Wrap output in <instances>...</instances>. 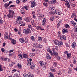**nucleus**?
<instances>
[{
	"instance_id": "obj_1",
	"label": "nucleus",
	"mask_w": 77,
	"mask_h": 77,
	"mask_svg": "<svg viewBox=\"0 0 77 77\" xmlns=\"http://www.w3.org/2000/svg\"><path fill=\"white\" fill-rule=\"evenodd\" d=\"M14 11L12 10H9V14H7V16L8 18H13V15H14Z\"/></svg>"
},
{
	"instance_id": "obj_2",
	"label": "nucleus",
	"mask_w": 77,
	"mask_h": 77,
	"mask_svg": "<svg viewBox=\"0 0 77 77\" xmlns=\"http://www.w3.org/2000/svg\"><path fill=\"white\" fill-rule=\"evenodd\" d=\"M23 32L24 33H25V35H28V34H29V33H31V31L30 30V28H28L27 29L25 30V31L23 30Z\"/></svg>"
},
{
	"instance_id": "obj_3",
	"label": "nucleus",
	"mask_w": 77,
	"mask_h": 77,
	"mask_svg": "<svg viewBox=\"0 0 77 77\" xmlns=\"http://www.w3.org/2000/svg\"><path fill=\"white\" fill-rule=\"evenodd\" d=\"M60 39L61 40H62V41H63V40H66V36H65V35H61L60 37Z\"/></svg>"
},
{
	"instance_id": "obj_4",
	"label": "nucleus",
	"mask_w": 77,
	"mask_h": 77,
	"mask_svg": "<svg viewBox=\"0 0 77 77\" xmlns=\"http://www.w3.org/2000/svg\"><path fill=\"white\" fill-rule=\"evenodd\" d=\"M31 7L32 8H33V7H35V6L36 5V4L35 2L32 1L31 2Z\"/></svg>"
},
{
	"instance_id": "obj_5",
	"label": "nucleus",
	"mask_w": 77,
	"mask_h": 77,
	"mask_svg": "<svg viewBox=\"0 0 77 77\" xmlns=\"http://www.w3.org/2000/svg\"><path fill=\"white\" fill-rule=\"evenodd\" d=\"M63 42L61 41H59L58 42V45L59 47H60L61 46V45H63Z\"/></svg>"
},
{
	"instance_id": "obj_6",
	"label": "nucleus",
	"mask_w": 77,
	"mask_h": 77,
	"mask_svg": "<svg viewBox=\"0 0 77 77\" xmlns=\"http://www.w3.org/2000/svg\"><path fill=\"white\" fill-rule=\"evenodd\" d=\"M55 13L56 14H57V15H60L62 14L61 11L57 10L55 11Z\"/></svg>"
},
{
	"instance_id": "obj_7",
	"label": "nucleus",
	"mask_w": 77,
	"mask_h": 77,
	"mask_svg": "<svg viewBox=\"0 0 77 77\" xmlns=\"http://www.w3.org/2000/svg\"><path fill=\"white\" fill-rule=\"evenodd\" d=\"M30 65V68H31V69H33L35 68V63H31V65Z\"/></svg>"
},
{
	"instance_id": "obj_8",
	"label": "nucleus",
	"mask_w": 77,
	"mask_h": 77,
	"mask_svg": "<svg viewBox=\"0 0 77 77\" xmlns=\"http://www.w3.org/2000/svg\"><path fill=\"white\" fill-rule=\"evenodd\" d=\"M68 32V31L66 29H63L62 30V33L63 34H65V33H67Z\"/></svg>"
},
{
	"instance_id": "obj_9",
	"label": "nucleus",
	"mask_w": 77,
	"mask_h": 77,
	"mask_svg": "<svg viewBox=\"0 0 77 77\" xmlns=\"http://www.w3.org/2000/svg\"><path fill=\"white\" fill-rule=\"evenodd\" d=\"M47 20L45 18H44L43 20L42 21V25L43 26H45V23L46 22Z\"/></svg>"
},
{
	"instance_id": "obj_10",
	"label": "nucleus",
	"mask_w": 77,
	"mask_h": 77,
	"mask_svg": "<svg viewBox=\"0 0 77 77\" xmlns=\"http://www.w3.org/2000/svg\"><path fill=\"white\" fill-rule=\"evenodd\" d=\"M76 15H77V14L75 13H73L72 14L71 17V18H74V17H76Z\"/></svg>"
},
{
	"instance_id": "obj_11",
	"label": "nucleus",
	"mask_w": 77,
	"mask_h": 77,
	"mask_svg": "<svg viewBox=\"0 0 77 77\" xmlns=\"http://www.w3.org/2000/svg\"><path fill=\"white\" fill-rule=\"evenodd\" d=\"M19 40L20 41V42H21L22 43H23L25 41V40H24V39L23 38H20L19 39Z\"/></svg>"
},
{
	"instance_id": "obj_12",
	"label": "nucleus",
	"mask_w": 77,
	"mask_h": 77,
	"mask_svg": "<svg viewBox=\"0 0 77 77\" xmlns=\"http://www.w3.org/2000/svg\"><path fill=\"white\" fill-rule=\"evenodd\" d=\"M46 57L48 59H51V57H50V55H49V54H46Z\"/></svg>"
},
{
	"instance_id": "obj_13",
	"label": "nucleus",
	"mask_w": 77,
	"mask_h": 77,
	"mask_svg": "<svg viewBox=\"0 0 77 77\" xmlns=\"http://www.w3.org/2000/svg\"><path fill=\"white\" fill-rule=\"evenodd\" d=\"M76 46V43L75 42H73L72 45V48H75Z\"/></svg>"
},
{
	"instance_id": "obj_14",
	"label": "nucleus",
	"mask_w": 77,
	"mask_h": 77,
	"mask_svg": "<svg viewBox=\"0 0 77 77\" xmlns=\"http://www.w3.org/2000/svg\"><path fill=\"white\" fill-rule=\"evenodd\" d=\"M14 77H20V74L16 73L14 75Z\"/></svg>"
},
{
	"instance_id": "obj_15",
	"label": "nucleus",
	"mask_w": 77,
	"mask_h": 77,
	"mask_svg": "<svg viewBox=\"0 0 77 77\" xmlns=\"http://www.w3.org/2000/svg\"><path fill=\"white\" fill-rule=\"evenodd\" d=\"M65 5L66 6H67L68 8H70V5H69V2H68L66 3Z\"/></svg>"
},
{
	"instance_id": "obj_16",
	"label": "nucleus",
	"mask_w": 77,
	"mask_h": 77,
	"mask_svg": "<svg viewBox=\"0 0 77 77\" xmlns=\"http://www.w3.org/2000/svg\"><path fill=\"white\" fill-rule=\"evenodd\" d=\"M50 69L51 71L52 72H55V71H56V69L53 68V67H51Z\"/></svg>"
},
{
	"instance_id": "obj_17",
	"label": "nucleus",
	"mask_w": 77,
	"mask_h": 77,
	"mask_svg": "<svg viewBox=\"0 0 77 77\" xmlns=\"http://www.w3.org/2000/svg\"><path fill=\"white\" fill-rule=\"evenodd\" d=\"M7 59H8L7 58H5L2 57L1 58V60H3V61H6V60H7Z\"/></svg>"
},
{
	"instance_id": "obj_18",
	"label": "nucleus",
	"mask_w": 77,
	"mask_h": 77,
	"mask_svg": "<svg viewBox=\"0 0 77 77\" xmlns=\"http://www.w3.org/2000/svg\"><path fill=\"white\" fill-rule=\"evenodd\" d=\"M23 57L24 58H25V59L27 58L28 56L27 55V54H23Z\"/></svg>"
},
{
	"instance_id": "obj_19",
	"label": "nucleus",
	"mask_w": 77,
	"mask_h": 77,
	"mask_svg": "<svg viewBox=\"0 0 77 77\" xmlns=\"http://www.w3.org/2000/svg\"><path fill=\"white\" fill-rule=\"evenodd\" d=\"M53 56H58V53L57 52H54L53 53Z\"/></svg>"
},
{
	"instance_id": "obj_20",
	"label": "nucleus",
	"mask_w": 77,
	"mask_h": 77,
	"mask_svg": "<svg viewBox=\"0 0 77 77\" xmlns=\"http://www.w3.org/2000/svg\"><path fill=\"white\" fill-rule=\"evenodd\" d=\"M67 58L68 59H69V57H71V54L68 53V54H67Z\"/></svg>"
},
{
	"instance_id": "obj_21",
	"label": "nucleus",
	"mask_w": 77,
	"mask_h": 77,
	"mask_svg": "<svg viewBox=\"0 0 77 77\" xmlns=\"http://www.w3.org/2000/svg\"><path fill=\"white\" fill-rule=\"evenodd\" d=\"M23 76L24 77H30V75L26 74H23Z\"/></svg>"
},
{
	"instance_id": "obj_22",
	"label": "nucleus",
	"mask_w": 77,
	"mask_h": 77,
	"mask_svg": "<svg viewBox=\"0 0 77 77\" xmlns=\"http://www.w3.org/2000/svg\"><path fill=\"white\" fill-rule=\"evenodd\" d=\"M30 38H31V40H32V41H35V39L34 38H35V37H34V36H31L30 37Z\"/></svg>"
},
{
	"instance_id": "obj_23",
	"label": "nucleus",
	"mask_w": 77,
	"mask_h": 77,
	"mask_svg": "<svg viewBox=\"0 0 77 77\" xmlns=\"http://www.w3.org/2000/svg\"><path fill=\"white\" fill-rule=\"evenodd\" d=\"M57 2L56 0H52L51 3L53 4H55V3H56Z\"/></svg>"
},
{
	"instance_id": "obj_24",
	"label": "nucleus",
	"mask_w": 77,
	"mask_h": 77,
	"mask_svg": "<svg viewBox=\"0 0 77 77\" xmlns=\"http://www.w3.org/2000/svg\"><path fill=\"white\" fill-rule=\"evenodd\" d=\"M38 39L39 41H40V42H41V41H42V37H41V36H39Z\"/></svg>"
},
{
	"instance_id": "obj_25",
	"label": "nucleus",
	"mask_w": 77,
	"mask_h": 77,
	"mask_svg": "<svg viewBox=\"0 0 77 77\" xmlns=\"http://www.w3.org/2000/svg\"><path fill=\"white\" fill-rule=\"evenodd\" d=\"M49 74L50 75V77H54V74L52 73L51 72H50L49 73Z\"/></svg>"
},
{
	"instance_id": "obj_26",
	"label": "nucleus",
	"mask_w": 77,
	"mask_h": 77,
	"mask_svg": "<svg viewBox=\"0 0 77 77\" xmlns=\"http://www.w3.org/2000/svg\"><path fill=\"white\" fill-rule=\"evenodd\" d=\"M10 5H9V4H7V3H6L5 5L4 6H5V8H8V6H9Z\"/></svg>"
},
{
	"instance_id": "obj_27",
	"label": "nucleus",
	"mask_w": 77,
	"mask_h": 77,
	"mask_svg": "<svg viewBox=\"0 0 77 77\" xmlns=\"http://www.w3.org/2000/svg\"><path fill=\"white\" fill-rule=\"evenodd\" d=\"M15 42H16L15 40L14 39H13L12 40V41L11 42H12V44H13L14 45H15Z\"/></svg>"
},
{
	"instance_id": "obj_28",
	"label": "nucleus",
	"mask_w": 77,
	"mask_h": 77,
	"mask_svg": "<svg viewBox=\"0 0 77 77\" xmlns=\"http://www.w3.org/2000/svg\"><path fill=\"white\" fill-rule=\"evenodd\" d=\"M71 23L73 25V26H75V24H76L75 22H74L73 20H72L71 22Z\"/></svg>"
},
{
	"instance_id": "obj_29",
	"label": "nucleus",
	"mask_w": 77,
	"mask_h": 77,
	"mask_svg": "<svg viewBox=\"0 0 77 77\" xmlns=\"http://www.w3.org/2000/svg\"><path fill=\"white\" fill-rule=\"evenodd\" d=\"M50 14L51 15H54V11H51V12H50Z\"/></svg>"
},
{
	"instance_id": "obj_30",
	"label": "nucleus",
	"mask_w": 77,
	"mask_h": 77,
	"mask_svg": "<svg viewBox=\"0 0 77 77\" xmlns=\"http://www.w3.org/2000/svg\"><path fill=\"white\" fill-rule=\"evenodd\" d=\"M50 20L51 21H53L54 20V17H51Z\"/></svg>"
},
{
	"instance_id": "obj_31",
	"label": "nucleus",
	"mask_w": 77,
	"mask_h": 77,
	"mask_svg": "<svg viewBox=\"0 0 77 77\" xmlns=\"http://www.w3.org/2000/svg\"><path fill=\"white\" fill-rule=\"evenodd\" d=\"M17 18L18 20L20 21L22 20V17H17Z\"/></svg>"
},
{
	"instance_id": "obj_32",
	"label": "nucleus",
	"mask_w": 77,
	"mask_h": 77,
	"mask_svg": "<svg viewBox=\"0 0 77 77\" xmlns=\"http://www.w3.org/2000/svg\"><path fill=\"white\" fill-rule=\"evenodd\" d=\"M2 66L0 65V71H4V70L2 68Z\"/></svg>"
},
{
	"instance_id": "obj_33",
	"label": "nucleus",
	"mask_w": 77,
	"mask_h": 77,
	"mask_svg": "<svg viewBox=\"0 0 77 77\" xmlns=\"http://www.w3.org/2000/svg\"><path fill=\"white\" fill-rule=\"evenodd\" d=\"M38 47L40 48H42V45H41L38 44Z\"/></svg>"
},
{
	"instance_id": "obj_34",
	"label": "nucleus",
	"mask_w": 77,
	"mask_h": 77,
	"mask_svg": "<svg viewBox=\"0 0 77 77\" xmlns=\"http://www.w3.org/2000/svg\"><path fill=\"white\" fill-rule=\"evenodd\" d=\"M14 64H15V63L14 62H12L11 64L9 65V66H12Z\"/></svg>"
},
{
	"instance_id": "obj_35",
	"label": "nucleus",
	"mask_w": 77,
	"mask_h": 77,
	"mask_svg": "<svg viewBox=\"0 0 77 77\" xmlns=\"http://www.w3.org/2000/svg\"><path fill=\"white\" fill-rule=\"evenodd\" d=\"M40 65L41 66H43L44 65V63L43 62L40 61Z\"/></svg>"
},
{
	"instance_id": "obj_36",
	"label": "nucleus",
	"mask_w": 77,
	"mask_h": 77,
	"mask_svg": "<svg viewBox=\"0 0 77 77\" xmlns=\"http://www.w3.org/2000/svg\"><path fill=\"white\" fill-rule=\"evenodd\" d=\"M31 64L32 63H31V62L29 61H28V62L27 63V65H31Z\"/></svg>"
},
{
	"instance_id": "obj_37",
	"label": "nucleus",
	"mask_w": 77,
	"mask_h": 77,
	"mask_svg": "<svg viewBox=\"0 0 77 77\" xmlns=\"http://www.w3.org/2000/svg\"><path fill=\"white\" fill-rule=\"evenodd\" d=\"M4 21L2 20V18H0V23L1 24H3V23Z\"/></svg>"
},
{
	"instance_id": "obj_38",
	"label": "nucleus",
	"mask_w": 77,
	"mask_h": 77,
	"mask_svg": "<svg viewBox=\"0 0 77 77\" xmlns=\"http://www.w3.org/2000/svg\"><path fill=\"white\" fill-rule=\"evenodd\" d=\"M21 64L18 63L17 64V66L20 69L21 68Z\"/></svg>"
},
{
	"instance_id": "obj_39",
	"label": "nucleus",
	"mask_w": 77,
	"mask_h": 77,
	"mask_svg": "<svg viewBox=\"0 0 77 77\" xmlns=\"http://www.w3.org/2000/svg\"><path fill=\"white\" fill-rule=\"evenodd\" d=\"M58 41H57V40H55L54 41V43L55 44V45H57V42Z\"/></svg>"
},
{
	"instance_id": "obj_40",
	"label": "nucleus",
	"mask_w": 77,
	"mask_h": 77,
	"mask_svg": "<svg viewBox=\"0 0 77 77\" xmlns=\"http://www.w3.org/2000/svg\"><path fill=\"white\" fill-rule=\"evenodd\" d=\"M4 37L5 39H8V35H4Z\"/></svg>"
},
{
	"instance_id": "obj_41",
	"label": "nucleus",
	"mask_w": 77,
	"mask_h": 77,
	"mask_svg": "<svg viewBox=\"0 0 77 77\" xmlns=\"http://www.w3.org/2000/svg\"><path fill=\"white\" fill-rule=\"evenodd\" d=\"M25 7V9H26V10H28V9H29V7L28 6H24Z\"/></svg>"
},
{
	"instance_id": "obj_42",
	"label": "nucleus",
	"mask_w": 77,
	"mask_h": 77,
	"mask_svg": "<svg viewBox=\"0 0 77 77\" xmlns=\"http://www.w3.org/2000/svg\"><path fill=\"white\" fill-rule=\"evenodd\" d=\"M62 21V20H60V21H58L57 22V24H60V23H61Z\"/></svg>"
},
{
	"instance_id": "obj_43",
	"label": "nucleus",
	"mask_w": 77,
	"mask_h": 77,
	"mask_svg": "<svg viewBox=\"0 0 77 77\" xmlns=\"http://www.w3.org/2000/svg\"><path fill=\"white\" fill-rule=\"evenodd\" d=\"M65 27H66V28H67V27L69 28V25L68 24H66Z\"/></svg>"
},
{
	"instance_id": "obj_44",
	"label": "nucleus",
	"mask_w": 77,
	"mask_h": 77,
	"mask_svg": "<svg viewBox=\"0 0 77 77\" xmlns=\"http://www.w3.org/2000/svg\"><path fill=\"white\" fill-rule=\"evenodd\" d=\"M21 1V0H17V4H19L20 3V2Z\"/></svg>"
},
{
	"instance_id": "obj_45",
	"label": "nucleus",
	"mask_w": 77,
	"mask_h": 77,
	"mask_svg": "<svg viewBox=\"0 0 77 77\" xmlns=\"http://www.w3.org/2000/svg\"><path fill=\"white\" fill-rule=\"evenodd\" d=\"M54 66H57V63L56 62H54Z\"/></svg>"
},
{
	"instance_id": "obj_46",
	"label": "nucleus",
	"mask_w": 77,
	"mask_h": 77,
	"mask_svg": "<svg viewBox=\"0 0 77 77\" xmlns=\"http://www.w3.org/2000/svg\"><path fill=\"white\" fill-rule=\"evenodd\" d=\"M1 50L2 52H5V49L4 48H1Z\"/></svg>"
},
{
	"instance_id": "obj_47",
	"label": "nucleus",
	"mask_w": 77,
	"mask_h": 77,
	"mask_svg": "<svg viewBox=\"0 0 77 77\" xmlns=\"http://www.w3.org/2000/svg\"><path fill=\"white\" fill-rule=\"evenodd\" d=\"M18 56L20 58V59H21V58H22V55H21V54H19Z\"/></svg>"
},
{
	"instance_id": "obj_48",
	"label": "nucleus",
	"mask_w": 77,
	"mask_h": 77,
	"mask_svg": "<svg viewBox=\"0 0 77 77\" xmlns=\"http://www.w3.org/2000/svg\"><path fill=\"white\" fill-rule=\"evenodd\" d=\"M73 60V63L74 64H75V63H77V61L75 60V59H74Z\"/></svg>"
},
{
	"instance_id": "obj_49",
	"label": "nucleus",
	"mask_w": 77,
	"mask_h": 77,
	"mask_svg": "<svg viewBox=\"0 0 77 77\" xmlns=\"http://www.w3.org/2000/svg\"><path fill=\"white\" fill-rule=\"evenodd\" d=\"M58 35L59 37V36H60L61 34H60V31L58 32Z\"/></svg>"
},
{
	"instance_id": "obj_50",
	"label": "nucleus",
	"mask_w": 77,
	"mask_h": 77,
	"mask_svg": "<svg viewBox=\"0 0 77 77\" xmlns=\"http://www.w3.org/2000/svg\"><path fill=\"white\" fill-rule=\"evenodd\" d=\"M41 27L40 26H38L37 27V29L38 30H40L41 29Z\"/></svg>"
},
{
	"instance_id": "obj_51",
	"label": "nucleus",
	"mask_w": 77,
	"mask_h": 77,
	"mask_svg": "<svg viewBox=\"0 0 77 77\" xmlns=\"http://www.w3.org/2000/svg\"><path fill=\"white\" fill-rule=\"evenodd\" d=\"M4 36H8V33L7 32H5Z\"/></svg>"
},
{
	"instance_id": "obj_52",
	"label": "nucleus",
	"mask_w": 77,
	"mask_h": 77,
	"mask_svg": "<svg viewBox=\"0 0 77 77\" xmlns=\"http://www.w3.org/2000/svg\"><path fill=\"white\" fill-rule=\"evenodd\" d=\"M38 45H39V44H38L36 43H35V44H34V45H35V46L36 47H37L38 46Z\"/></svg>"
},
{
	"instance_id": "obj_53",
	"label": "nucleus",
	"mask_w": 77,
	"mask_h": 77,
	"mask_svg": "<svg viewBox=\"0 0 77 77\" xmlns=\"http://www.w3.org/2000/svg\"><path fill=\"white\" fill-rule=\"evenodd\" d=\"M43 5L45 6H47V3L45 2L43 3Z\"/></svg>"
},
{
	"instance_id": "obj_54",
	"label": "nucleus",
	"mask_w": 77,
	"mask_h": 77,
	"mask_svg": "<svg viewBox=\"0 0 77 77\" xmlns=\"http://www.w3.org/2000/svg\"><path fill=\"white\" fill-rule=\"evenodd\" d=\"M13 7H15L14 5H11L10 6L9 8H13Z\"/></svg>"
},
{
	"instance_id": "obj_55",
	"label": "nucleus",
	"mask_w": 77,
	"mask_h": 77,
	"mask_svg": "<svg viewBox=\"0 0 77 77\" xmlns=\"http://www.w3.org/2000/svg\"><path fill=\"white\" fill-rule=\"evenodd\" d=\"M49 52L50 53H51V56H53V53H52V51H49Z\"/></svg>"
},
{
	"instance_id": "obj_56",
	"label": "nucleus",
	"mask_w": 77,
	"mask_h": 77,
	"mask_svg": "<svg viewBox=\"0 0 77 77\" xmlns=\"http://www.w3.org/2000/svg\"><path fill=\"white\" fill-rule=\"evenodd\" d=\"M13 51H14V49L10 50L9 52V53H12V52H13Z\"/></svg>"
},
{
	"instance_id": "obj_57",
	"label": "nucleus",
	"mask_w": 77,
	"mask_h": 77,
	"mask_svg": "<svg viewBox=\"0 0 77 77\" xmlns=\"http://www.w3.org/2000/svg\"><path fill=\"white\" fill-rule=\"evenodd\" d=\"M68 51H66L64 52V54H68Z\"/></svg>"
},
{
	"instance_id": "obj_58",
	"label": "nucleus",
	"mask_w": 77,
	"mask_h": 77,
	"mask_svg": "<svg viewBox=\"0 0 77 77\" xmlns=\"http://www.w3.org/2000/svg\"><path fill=\"white\" fill-rule=\"evenodd\" d=\"M28 27L29 28H32V26L30 24H29L28 25Z\"/></svg>"
},
{
	"instance_id": "obj_59",
	"label": "nucleus",
	"mask_w": 77,
	"mask_h": 77,
	"mask_svg": "<svg viewBox=\"0 0 77 77\" xmlns=\"http://www.w3.org/2000/svg\"><path fill=\"white\" fill-rule=\"evenodd\" d=\"M57 28H59V27H60V24H57Z\"/></svg>"
},
{
	"instance_id": "obj_60",
	"label": "nucleus",
	"mask_w": 77,
	"mask_h": 77,
	"mask_svg": "<svg viewBox=\"0 0 77 77\" xmlns=\"http://www.w3.org/2000/svg\"><path fill=\"white\" fill-rule=\"evenodd\" d=\"M32 25L34 27H36V24H35V23L32 24Z\"/></svg>"
},
{
	"instance_id": "obj_61",
	"label": "nucleus",
	"mask_w": 77,
	"mask_h": 77,
	"mask_svg": "<svg viewBox=\"0 0 77 77\" xmlns=\"http://www.w3.org/2000/svg\"><path fill=\"white\" fill-rule=\"evenodd\" d=\"M29 56H30V57H33V54H32V53L30 54H29Z\"/></svg>"
},
{
	"instance_id": "obj_62",
	"label": "nucleus",
	"mask_w": 77,
	"mask_h": 77,
	"mask_svg": "<svg viewBox=\"0 0 77 77\" xmlns=\"http://www.w3.org/2000/svg\"><path fill=\"white\" fill-rule=\"evenodd\" d=\"M41 16V18H42L44 17V15L42 14H40Z\"/></svg>"
},
{
	"instance_id": "obj_63",
	"label": "nucleus",
	"mask_w": 77,
	"mask_h": 77,
	"mask_svg": "<svg viewBox=\"0 0 77 77\" xmlns=\"http://www.w3.org/2000/svg\"><path fill=\"white\" fill-rule=\"evenodd\" d=\"M22 2H23V3H25V2H27V0H22Z\"/></svg>"
},
{
	"instance_id": "obj_64",
	"label": "nucleus",
	"mask_w": 77,
	"mask_h": 77,
	"mask_svg": "<svg viewBox=\"0 0 77 77\" xmlns=\"http://www.w3.org/2000/svg\"><path fill=\"white\" fill-rule=\"evenodd\" d=\"M74 20H75V21H76V22H77V19H76V18L75 17H74Z\"/></svg>"
}]
</instances>
